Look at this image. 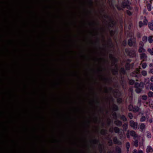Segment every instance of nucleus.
<instances>
[{"instance_id":"obj_1","label":"nucleus","mask_w":153,"mask_h":153,"mask_svg":"<svg viewBox=\"0 0 153 153\" xmlns=\"http://www.w3.org/2000/svg\"><path fill=\"white\" fill-rule=\"evenodd\" d=\"M135 86L136 88L135 90L136 92L137 93H139L143 87V84L142 82L140 83L136 82L135 84Z\"/></svg>"},{"instance_id":"obj_2","label":"nucleus","mask_w":153,"mask_h":153,"mask_svg":"<svg viewBox=\"0 0 153 153\" xmlns=\"http://www.w3.org/2000/svg\"><path fill=\"white\" fill-rule=\"evenodd\" d=\"M128 109L129 111H132L135 112L139 111L140 109L137 106H134V107L132 105H130L129 106Z\"/></svg>"},{"instance_id":"obj_3","label":"nucleus","mask_w":153,"mask_h":153,"mask_svg":"<svg viewBox=\"0 0 153 153\" xmlns=\"http://www.w3.org/2000/svg\"><path fill=\"white\" fill-rule=\"evenodd\" d=\"M144 44L143 42L140 41L139 43V47L138 49V51L140 53L144 52L145 51V50L143 48Z\"/></svg>"},{"instance_id":"obj_4","label":"nucleus","mask_w":153,"mask_h":153,"mask_svg":"<svg viewBox=\"0 0 153 153\" xmlns=\"http://www.w3.org/2000/svg\"><path fill=\"white\" fill-rule=\"evenodd\" d=\"M135 43V39L134 38L130 39L128 41V44L130 46H134Z\"/></svg>"},{"instance_id":"obj_5","label":"nucleus","mask_w":153,"mask_h":153,"mask_svg":"<svg viewBox=\"0 0 153 153\" xmlns=\"http://www.w3.org/2000/svg\"><path fill=\"white\" fill-rule=\"evenodd\" d=\"M126 51L128 55L131 57H134L135 56V51L134 50H131L129 51L128 50H126Z\"/></svg>"},{"instance_id":"obj_6","label":"nucleus","mask_w":153,"mask_h":153,"mask_svg":"<svg viewBox=\"0 0 153 153\" xmlns=\"http://www.w3.org/2000/svg\"><path fill=\"white\" fill-rule=\"evenodd\" d=\"M130 125L134 129H136L137 128V123L134 122L133 120H131L130 121Z\"/></svg>"},{"instance_id":"obj_7","label":"nucleus","mask_w":153,"mask_h":153,"mask_svg":"<svg viewBox=\"0 0 153 153\" xmlns=\"http://www.w3.org/2000/svg\"><path fill=\"white\" fill-rule=\"evenodd\" d=\"M140 58L142 60V62L146 61L147 60V56L146 54L142 53L140 54Z\"/></svg>"},{"instance_id":"obj_8","label":"nucleus","mask_w":153,"mask_h":153,"mask_svg":"<svg viewBox=\"0 0 153 153\" xmlns=\"http://www.w3.org/2000/svg\"><path fill=\"white\" fill-rule=\"evenodd\" d=\"M129 133H130V135L131 136L133 137L134 139H136L138 138V136L134 131H131L129 132Z\"/></svg>"},{"instance_id":"obj_9","label":"nucleus","mask_w":153,"mask_h":153,"mask_svg":"<svg viewBox=\"0 0 153 153\" xmlns=\"http://www.w3.org/2000/svg\"><path fill=\"white\" fill-rule=\"evenodd\" d=\"M114 130L115 133H118L119 135H123L124 134L123 132L120 131L119 129L117 127H115L114 128Z\"/></svg>"},{"instance_id":"obj_10","label":"nucleus","mask_w":153,"mask_h":153,"mask_svg":"<svg viewBox=\"0 0 153 153\" xmlns=\"http://www.w3.org/2000/svg\"><path fill=\"white\" fill-rule=\"evenodd\" d=\"M139 69H137L136 71H134L131 73V75L133 76H137L139 74Z\"/></svg>"},{"instance_id":"obj_11","label":"nucleus","mask_w":153,"mask_h":153,"mask_svg":"<svg viewBox=\"0 0 153 153\" xmlns=\"http://www.w3.org/2000/svg\"><path fill=\"white\" fill-rule=\"evenodd\" d=\"M149 73L153 74V64L150 63L149 65Z\"/></svg>"},{"instance_id":"obj_12","label":"nucleus","mask_w":153,"mask_h":153,"mask_svg":"<svg viewBox=\"0 0 153 153\" xmlns=\"http://www.w3.org/2000/svg\"><path fill=\"white\" fill-rule=\"evenodd\" d=\"M146 152L147 153L152 152H153V149L150 146H148L147 147Z\"/></svg>"},{"instance_id":"obj_13","label":"nucleus","mask_w":153,"mask_h":153,"mask_svg":"<svg viewBox=\"0 0 153 153\" xmlns=\"http://www.w3.org/2000/svg\"><path fill=\"white\" fill-rule=\"evenodd\" d=\"M145 127L146 126L143 123H141L139 125V128L140 130L142 131L143 130V129L145 128Z\"/></svg>"},{"instance_id":"obj_14","label":"nucleus","mask_w":153,"mask_h":153,"mask_svg":"<svg viewBox=\"0 0 153 153\" xmlns=\"http://www.w3.org/2000/svg\"><path fill=\"white\" fill-rule=\"evenodd\" d=\"M148 118L147 116L146 117L145 116L142 115L140 119V122H144L146 120V119L148 120Z\"/></svg>"},{"instance_id":"obj_15","label":"nucleus","mask_w":153,"mask_h":153,"mask_svg":"<svg viewBox=\"0 0 153 153\" xmlns=\"http://www.w3.org/2000/svg\"><path fill=\"white\" fill-rule=\"evenodd\" d=\"M140 65L141 66L142 68L144 69L147 66V64L146 63L143 62H141L140 64Z\"/></svg>"},{"instance_id":"obj_16","label":"nucleus","mask_w":153,"mask_h":153,"mask_svg":"<svg viewBox=\"0 0 153 153\" xmlns=\"http://www.w3.org/2000/svg\"><path fill=\"white\" fill-rule=\"evenodd\" d=\"M142 41L143 43H146L147 40V37L146 36H144L142 38Z\"/></svg>"},{"instance_id":"obj_17","label":"nucleus","mask_w":153,"mask_h":153,"mask_svg":"<svg viewBox=\"0 0 153 153\" xmlns=\"http://www.w3.org/2000/svg\"><path fill=\"white\" fill-rule=\"evenodd\" d=\"M113 141L116 144H120V142L118 141L116 137H114L113 139Z\"/></svg>"},{"instance_id":"obj_18","label":"nucleus","mask_w":153,"mask_h":153,"mask_svg":"<svg viewBox=\"0 0 153 153\" xmlns=\"http://www.w3.org/2000/svg\"><path fill=\"white\" fill-rule=\"evenodd\" d=\"M153 37L151 36H149L148 37V40L149 42L150 43H152L153 41Z\"/></svg>"},{"instance_id":"obj_19","label":"nucleus","mask_w":153,"mask_h":153,"mask_svg":"<svg viewBox=\"0 0 153 153\" xmlns=\"http://www.w3.org/2000/svg\"><path fill=\"white\" fill-rule=\"evenodd\" d=\"M115 123L116 125L118 126H120L122 124L121 122L120 121L118 120H116L115 121Z\"/></svg>"},{"instance_id":"obj_20","label":"nucleus","mask_w":153,"mask_h":153,"mask_svg":"<svg viewBox=\"0 0 153 153\" xmlns=\"http://www.w3.org/2000/svg\"><path fill=\"white\" fill-rule=\"evenodd\" d=\"M135 140L134 142V145L136 147H137L138 146V141L137 139H135Z\"/></svg>"},{"instance_id":"obj_21","label":"nucleus","mask_w":153,"mask_h":153,"mask_svg":"<svg viewBox=\"0 0 153 153\" xmlns=\"http://www.w3.org/2000/svg\"><path fill=\"white\" fill-rule=\"evenodd\" d=\"M148 95L149 97H153V92L152 91H149L148 93Z\"/></svg>"},{"instance_id":"obj_22","label":"nucleus","mask_w":153,"mask_h":153,"mask_svg":"<svg viewBox=\"0 0 153 153\" xmlns=\"http://www.w3.org/2000/svg\"><path fill=\"white\" fill-rule=\"evenodd\" d=\"M149 27V28L151 30H153V25L152 23H149L148 25Z\"/></svg>"},{"instance_id":"obj_23","label":"nucleus","mask_w":153,"mask_h":153,"mask_svg":"<svg viewBox=\"0 0 153 153\" xmlns=\"http://www.w3.org/2000/svg\"><path fill=\"white\" fill-rule=\"evenodd\" d=\"M148 51L151 55H153V51L150 48H148L147 50Z\"/></svg>"},{"instance_id":"obj_24","label":"nucleus","mask_w":153,"mask_h":153,"mask_svg":"<svg viewBox=\"0 0 153 153\" xmlns=\"http://www.w3.org/2000/svg\"><path fill=\"white\" fill-rule=\"evenodd\" d=\"M116 152L117 153H121V149L119 147H117L116 148Z\"/></svg>"},{"instance_id":"obj_25","label":"nucleus","mask_w":153,"mask_h":153,"mask_svg":"<svg viewBox=\"0 0 153 153\" xmlns=\"http://www.w3.org/2000/svg\"><path fill=\"white\" fill-rule=\"evenodd\" d=\"M130 67V65L129 64L127 63L126 64V69L127 70H128L129 69Z\"/></svg>"},{"instance_id":"obj_26","label":"nucleus","mask_w":153,"mask_h":153,"mask_svg":"<svg viewBox=\"0 0 153 153\" xmlns=\"http://www.w3.org/2000/svg\"><path fill=\"white\" fill-rule=\"evenodd\" d=\"M120 72L121 74H124L125 73V71L124 68H121L120 70Z\"/></svg>"},{"instance_id":"obj_27","label":"nucleus","mask_w":153,"mask_h":153,"mask_svg":"<svg viewBox=\"0 0 153 153\" xmlns=\"http://www.w3.org/2000/svg\"><path fill=\"white\" fill-rule=\"evenodd\" d=\"M149 85L150 89L153 91V84L152 83H149Z\"/></svg>"},{"instance_id":"obj_28","label":"nucleus","mask_w":153,"mask_h":153,"mask_svg":"<svg viewBox=\"0 0 153 153\" xmlns=\"http://www.w3.org/2000/svg\"><path fill=\"white\" fill-rule=\"evenodd\" d=\"M147 9L149 11H150L151 10V6L149 4H147Z\"/></svg>"},{"instance_id":"obj_29","label":"nucleus","mask_w":153,"mask_h":153,"mask_svg":"<svg viewBox=\"0 0 153 153\" xmlns=\"http://www.w3.org/2000/svg\"><path fill=\"white\" fill-rule=\"evenodd\" d=\"M145 83L146 84H149V79H146L145 81Z\"/></svg>"},{"instance_id":"obj_30","label":"nucleus","mask_w":153,"mask_h":153,"mask_svg":"<svg viewBox=\"0 0 153 153\" xmlns=\"http://www.w3.org/2000/svg\"><path fill=\"white\" fill-rule=\"evenodd\" d=\"M121 118L124 121H126V117L124 115H122L121 116Z\"/></svg>"},{"instance_id":"obj_31","label":"nucleus","mask_w":153,"mask_h":153,"mask_svg":"<svg viewBox=\"0 0 153 153\" xmlns=\"http://www.w3.org/2000/svg\"><path fill=\"white\" fill-rule=\"evenodd\" d=\"M142 74L144 76H146L147 74V72L145 71H143L142 72Z\"/></svg>"},{"instance_id":"obj_32","label":"nucleus","mask_w":153,"mask_h":153,"mask_svg":"<svg viewBox=\"0 0 153 153\" xmlns=\"http://www.w3.org/2000/svg\"><path fill=\"white\" fill-rule=\"evenodd\" d=\"M147 99V96L146 95H143L142 97V99L144 100H146Z\"/></svg>"},{"instance_id":"obj_33","label":"nucleus","mask_w":153,"mask_h":153,"mask_svg":"<svg viewBox=\"0 0 153 153\" xmlns=\"http://www.w3.org/2000/svg\"><path fill=\"white\" fill-rule=\"evenodd\" d=\"M127 126H128L127 124L126 123L125 124L123 125V128L125 130V131L126 130V129L127 128Z\"/></svg>"},{"instance_id":"obj_34","label":"nucleus","mask_w":153,"mask_h":153,"mask_svg":"<svg viewBox=\"0 0 153 153\" xmlns=\"http://www.w3.org/2000/svg\"><path fill=\"white\" fill-rule=\"evenodd\" d=\"M126 147L127 150L130 147V144L128 142H127L126 145Z\"/></svg>"},{"instance_id":"obj_35","label":"nucleus","mask_w":153,"mask_h":153,"mask_svg":"<svg viewBox=\"0 0 153 153\" xmlns=\"http://www.w3.org/2000/svg\"><path fill=\"white\" fill-rule=\"evenodd\" d=\"M139 25L140 27H141L144 25V24L142 22H139Z\"/></svg>"},{"instance_id":"obj_36","label":"nucleus","mask_w":153,"mask_h":153,"mask_svg":"<svg viewBox=\"0 0 153 153\" xmlns=\"http://www.w3.org/2000/svg\"><path fill=\"white\" fill-rule=\"evenodd\" d=\"M129 83L130 85H133L134 83V81L133 80H130L129 81Z\"/></svg>"},{"instance_id":"obj_37","label":"nucleus","mask_w":153,"mask_h":153,"mask_svg":"<svg viewBox=\"0 0 153 153\" xmlns=\"http://www.w3.org/2000/svg\"><path fill=\"white\" fill-rule=\"evenodd\" d=\"M149 105L151 108L153 107V102H149Z\"/></svg>"},{"instance_id":"obj_38","label":"nucleus","mask_w":153,"mask_h":153,"mask_svg":"<svg viewBox=\"0 0 153 153\" xmlns=\"http://www.w3.org/2000/svg\"><path fill=\"white\" fill-rule=\"evenodd\" d=\"M128 116L131 119L132 118L133 115L131 113H129L128 114Z\"/></svg>"},{"instance_id":"obj_39","label":"nucleus","mask_w":153,"mask_h":153,"mask_svg":"<svg viewBox=\"0 0 153 153\" xmlns=\"http://www.w3.org/2000/svg\"><path fill=\"white\" fill-rule=\"evenodd\" d=\"M147 137L149 138H150L151 137V134L150 133H148L147 135Z\"/></svg>"},{"instance_id":"obj_40","label":"nucleus","mask_w":153,"mask_h":153,"mask_svg":"<svg viewBox=\"0 0 153 153\" xmlns=\"http://www.w3.org/2000/svg\"><path fill=\"white\" fill-rule=\"evenodd\" d=\"M127 13L130 16L131 15V13L129 10L127 11Z\"/></svg>"},{"instance_id":"obj_41","label":"nucleus","mask_w":153,"mask_h":153,"mask_svg":"<svg viewBox=\"0 0 153 153\" xmlns=\"http://www.w3.org/2000/svg\"><path fill=\"white\" fill-rule=\"evenodd\" d=\"M147 20H146V19H144V25H146L147 24Z\"/></svg>"},{"instance_id":"obj_42","label":"nucleus","mask_w":153,"mask_h":153,"mask_svg":"<svg viewBox=\"0 0 153 153\" xmlns=\"http://www.w3.org/2000/svg\"><path fill=\"white\" fill-rule=\"evenodd\" d=\"M117 101L118 103H120L122 102V99L120 98H118L117 99Z\"/></svg>"},{"instance_id":"obj_43","label":"nucleus","mask_w":153,"mask_h":153,"mask_svg":"<svg viewBox=\"0 0 153 153\" xmlns=\"http://www.w3.org/2000/svg\"><path fill=\"white\" fill-rule=\"evenodd\" d=\"M137 37L138 38H140L141 37V35L140 33H138L137 35Z\"/></svg>"},{"instance_id":"obj_44","label":"nucleus","mask_w":153,"mask_h":153,"mask_svg":"<svg viewBox=\"0 0 153 153\" xmlns=\"http://www.w3.org/2000/svg\"><path fill=\"white\" fill-rule=\"evenodd\" d=\"M130 134V133H129V132H128L126 134V135H127V137L128 138H129L130 137V136H129V134Z\"/></svg>"},{"instance_id":"obj_45","label":"nucleus","mask_w":153,"mask_h":153,"mask_svg":"<svg viewBox=\"0 0 153 153\" xmlns=\"http://www.w3.org/2000/svg\"><path fill=\"white\" fill-rule=\"evenodd\" d=\"M147 120L148 121H149L150 123H152L153 122L152 120V119H149V120L148 119V120Z\"/></svg>"},{"instance_id":"obj_46","label":"nucleus","mask_w":153,"mask_h":153,"mask_svg":"<svg viewBox=\"0 0 153 153\" xmlns=\"http://www.w3.org/2000/svg\"><path fill=\"white\" fill-rule=\"evenodd\" d=\"M108 143L110 145H111L112 143V141L111 140H109L108 142Z\"/></svg>"},{"instance_id":"obj_47","label":"nucleus","mask_w":153,"mask_h":153,"mask_svg":"<svg viewBox=\"0 0 153 153\" xmlns=\"http://www.w3.org/2000/svg\"><path fill=\"white\" fill-rule=\"evenodd\" d=\"M150 80L152 82H153V76H152L150 77Z\"/></svg>"},{"instance_id":"obj_48","label":"nucleus","mask_w":153,"mask_h":153,"mask_svg":"<svg viewBox=\"0 0 153 153\" xmlns=\"http://www.w3.org/2000/svg\"><path fill=\"white\" fill-rule=\"evenodd\" d=\"M137 153H143V152L142 150H139L138 151Z\"/></svg>"},{"instance_id":"obj_49","label":"nucleus","mask_w":153,"mask_h":153,"mask_svg":"<svg viewBox=\"0 0 153 153\" xmlns=\"http://www.w3.org/2000/svg\"><path fill=\"white\" fill-rule=\"evenodd\" d=\"M137 150L134 149L133 152L132 153H137Z\"/></svg>"},{"instance_id":"obj_50","label":"nucleus","mask_w":153,"mask_h":153,"mask_svg":"<svg viewBox=\"0 0 153 153\" xmlns=\"http://www.w3.org/2000/svg\"><path fill=\"white\" fill-rule=\"evenodd\" d=\"M117 69H116L115 70V72H114L113 73L114 74H116L117 73Z\"/></svg>"},{"instance_id":"obj_51","label":"nucleus","mask_w":153,"mask_h":153,"mask_svg":"<svg viewBox=\"0 0 153 153\" xmlns=\"http://www.w3.org/2000/svg\"><path fill=\"white\" fill-rule=\"evenodd\" d=\"M115 107H116V108L115 109V110H117V106H115Z\"/></svg>"},{"instance_id":"obj_52","label":"nucleus","mask_w":153,"mask_h":153,"mask_svg":"<svg viewBox=\"0 0 153 153\" xmlns=\"http://www.w3.org/2000/svg\"><path fill=\"white\" fill-rule=\"evenodd\" d=\"M138 103H140V100H139V101H138Z\"/></svg>"},{"instance_id":"obj_53","label":"nucleus","mask_w":153,"mask_h":153,"mask_svg":"<svg viewBox=\"0 0 153 153\" xmlns=\"http://www.w3.org/2000/svg\"><path fill=\"white\" fill-rule=\"evenodd\" d=\"M153 51V48L151 49Z\"/></svg>"},{"instance_id":"obj_54","label":"nucleus","mask_w":153,"mask_h":153,"mask_svg":"<svg viewBox=\"0 0 153 153\" xmlns=\"http://www.w3.org/2000/svg\"><path fill=\"white\" fill-rule=\"evenodd\" d=\"M124 42H125V44H126V42L124 41V42H123V43H124Z\"/></svg>"},{"instance_id":"obj_55","label":"nucleus","mask_w":153,"mask_h":153,"mask_svg":"<svg viewBox=\"0 0 153 153\" xmlns=\"http://www.w3.org/2000/svg\"><path fill=\"white\" fill-rule=\"evenodd\" d=\"M110 131H111V129H110Z\"/></svg>"},{"instance_id":"obj_56","label":"nucleus","mask_w":153,"mask_h":153,"mask_svg":"<svg viewBox=\"0 0 153 153\" xmlns=\"http://www.w3.org/2000/svg\"><path fill=\"white\" fill-rule=\"evenodd\" d=\"M118 9L119 10H120V9L119 8H118Z\"/></svg>"},{"instance_id":"obj_57","label":"nucleus","mask_w":153,"mask_h":153,"mask_svg":"<svg viewBox=\"0 0 153 153\" xmlns=\"http://www.w3.org/2000/svg\"><path fill=\"white\" fill-rule=\"evenodd\" d=\"M152 8H153V7H152Z\"/></svg>"},{"instance_id":"obj_58","label":"nucleus","mask_w":153,"mask_h":153,"mask_svg":"<svg viewBox=\"0 0 153 153\" xmlns=\"http://www.w3.org/2000/svg\"><path fill=\"white\" fill-rule=\"evenodd\" d=\"M152 14H153V13H152Z\"/></svg>"}]
</instances>
